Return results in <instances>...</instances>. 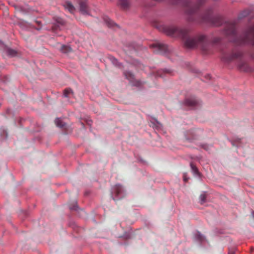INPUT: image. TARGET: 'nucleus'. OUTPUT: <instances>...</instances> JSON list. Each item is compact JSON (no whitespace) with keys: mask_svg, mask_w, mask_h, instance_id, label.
Segmentation results:
<instances>
[{"mask_svg":"<svg viewBox=\"0 0 254 254\" xmlns=\"http://www.w3.org/2000/svg\"><path fill=\"white\" fill-rule=\"evenodd\" d=\"M160 30H162L167 35L181 38L185 46L188 48H200L204 55L213 54L214 46L219 44L222 40L220 37H214L210 42V39L207 36L202 34L190 37L189 35L188 29L176 26L162 25Z\"/></svg>","mask_w":254,"mask_h":254,"instance_id":"obj_1","label":"nucleus"},{"mask_svg":"<svg viewBox=\"0 0 254 254\" xmlns=\"http://www.w3.org/2000/svg\"><path fill=\"white\" fill-rule=\"evenodd\" d=\"M224 34L229 38L230 41L238 45L249 44L254 45V24L249 27L242 35L238 36L236 29L235 21L226 22Z\"/></svg>","mask_w":254,"mask_h":254,"instance_id":"obj_2","label":"nucleus"},{"mask_svg":"<svg viewBox=\"0 0 254 254\" xmlns=\"http://www.w3.org/2000/svg\"><path fill=\"white\" fill-rule=\"evenodd\" d=\"M222 60L227 63L234 61L238 62V66L241 71H249L250 68L248 64L244 60L243 53L240 51H234L231 53H222Z\"/></svg>","mask_w":254,"mask_h":254,"instance_id":"obj_3","label":"nucleus"},{"mask_svg":"<svg viewBox=\"0 0 254 254\" xmlns=\"http://www.w3.org/2000/svg\"><path fill=\"white\" fill-rule=\"evenodd\" d=\"M149 46L154 49L153 52L156 54L165 55L170 52V49L164 44L157 42L150 45Z\"/></svg>","mask_w":254,"mask_h":254,"instance_id":"obj_4","label":"nucleus"},{"mask_svg":"<svg viewBox=\"0 0 254 254\" xmlns=\"http://www.w3.org/2000/svg\"><path fill=\"white\" fill-rule=\"evenodd\" d=\"M124 190L121 185H115L112 189V197L114 200L124 197Z\"/></svg>","mask_w":254,"mask_h":254,"instance_id":"obj_5","label":"nucleus"},{"mask_svg":"<svg viewBox=\"0 0 254 254\" xmlns=\"http://www.w3.org/2000/svg\"><path fill=\"white\" fill-rule=\"evenodd\" d=\"M79 10L83 14H89V8L87 0H79Z\"/></svg>","mask_w":254,"mask_h":254,"instance_id":"obj_6","label":"nucleus"},{"mask_svg":"<svg viewBox=\"0 0 254 254\" xmlns=\"http://www.w3.org/2000/svg\"><path fill=\"white\" fill-rule=\"evenodd\" d=\"M198 103V100L194 97L187 98L185 100L186 105L190 107H195L197 105Z\"/></svg>","mask_w":254,"mask_h":254,"instance_id":"obj_7","label":"nucleus"},{"mask_svg":"<svg viewBox=\"0 0 254 254\" xmlns=\"http://www.w3.org/2000/svg\"><path fill=\"white\" fill-rule=\"evenodd\" d=\"M118 4L122 9L125 10L127 9L130 5L128 0H119Z\"/></svg>","mask_w":254,"mask_h":254,"instance_id":"obj_8","label":"nucleus"},{"mask_svg":"<svg viewBox=\"0 0 254 254\" xmlns=\"http://www.w3.org/2000/svg\"><path fill=\"white\" fill-rule=\"evenodd\" d=\"M65 9L68 10L71 13H73L75 11V7L69 1H66L64 5Z\"/></svg>","mask_w":254,"mask_h":254,"instance_id":"obj_9","label":"nucleus"},{"mask_svg":"<svg viewBox=\"0 0 254 254\" xmlns=\"http://www.w3.org/2000/svg\"><path fill=\"white\" fill-rule=\"evenodd\" d=\"M4 52L8 56L11 57H14L17 54L16 51L8 48H5L4 49Z\"/></svg>","mask_w":254,"mask_h":254,"instance_id":"obj_10","label":"nucleus"},{"mask_svg":"<svg viewBox=\"0 0 254 254\" xmlns=\"http://www.w3.org/2000/svg\"><path fill=\"white\" fill-rule=\"evenodd\" d=\"M104 20L107 26L109 27H114L116 25V24L107 16L104 17Z\"/></svg>","mask_w":254,"mask_h":254,"instance_id":"obj_11","label":"nucleus"},{"mask_svg":"<svg viewBox=\"0 0 254 254\" xmlns=\"http://www.w3.org/2000/svg\"><path fill=\"white\" fill-rule=\"evenodd\" d=\"M61 50L64 53H68L71 51V48L69 46L63 45L61 48Z\"/></svg>","mask_w":254,"mask_h":254,"instance_id":"obj_12","label":"nucleus"},{"mask_svg":"<svg viewBox=\"0 0 254 254\" xmlns=\"http://www.w3.org/2000/svg\"><path fill=\"white\" fill-rule=\"evenodd\" d=\"M250 11L249 9L244 10L240 13L238 17L239 19H241L245 17H246L250 14Z\"/></svg>","mask_w":254,"mask_h":254,"instance_id":"obj_13","label":"nucleus"},{"mask_svg":"<svg viewBox=\"0 0 254 254\" xmlns=\"http://www.w3.org/2000/svg\"><path fill=\"white\" fill-rule=\"evenodd\" d=\"M56 126L60 127H63L64 126V123L59 118H57L55 120Z\"/></svg>","mask_w":254,"mask_h":254,"instance_id":"obj_14","label":"nucleus"},{"mask_svg":"<svg viewBox=\"0 0 254 254\" xmlns=\"http://www.w3.org/2000/svg\"><path fill=\"white\" fill-rule=\"evenodd\" d=\"M125 75L130 81H132L134 79V75L130 72H125Z\"/></svg>","mask_w":254,"mask_h":254,"instance_id":"obj_15","label":"nucleus"},{"mask_svg":"<svg viewBox=\"0 0 254 254\" xmlns=\"http://www.w3.org/2000/svg\"><path fill=\"white\" fill-rule=\"evenodd\" d=\"M71 93H72V91L70 89H65L64 92V95L65 97H68Z\"/></svg>","mask_w":254,"mask_h":254,"instance_id":"obj_16","label":"nucleus"},{"mask_svg":"<svg viewBox=\"0 0 254 254\" xmlns=\"http://www.w3.org/2000/svg\"><path fill=\"white\" fill-rule=\"evenodd\" d=\"M199 198H200V201H201V203L202 204L204 202H205V200H206V195L204 194H201L200 195Z\"/></svg>","mask_w":254,"mask_h":254,"instance_id":"obj_17","label":"nucleus"},{"mask_svg":"<svg viewBox=\"0 0 254 254\" xmlns=\"http://www.w3.org/2000/svg\"><path fill=\"white\" fill-rule=\"evenodd\" d=\"M190 167L192 171L194 172V173L197 174L198 173V170L195 166H194L193 164H190Z\"/></svg>","mask_w":254,"mask_h":254,"instance_id":"obj_18","label":"nucleus"},{"mask_svg":"<svg viewBox=\"0 0 254 254\" xmlns=\"http://www.w3.org/2000/svg\"><path fill=\"white\" fill-rule=\"evenodd\" d=\"M196 238L197 240H198L199 241H201V242H202L203 241H204V237H203V236H202L200 234L198 233L196 235Z\"/></svg>","mask_w":254,"mask_h":254,"instance_id":"obj_19","label":"nucleus"},{"mask_svg":"<svg viewBox=\"0 0 254 254\" xmlns=\"http://www.w3.org/2000/svg\"><path fill=\"white\" fill-rule=\"evenodd\" d=\"M35 22L38 25V26H39V27L38 28H37L36 29L37 30H40L41 29V22L39 21H36Z\"/></svg>","mask_w":254,"mask_h":254,"instance_id":"obj_20","label":"nucleus"},{"mask_svg":"<svg viewBox=\"0 0 254 254\" xmlns=\"http://www.w3.org/2000/svg\"><path fill=\"white\" fill-rule=\"evenodd\" d=\"M202 147L206 150H209V146L206 144L203 145Z\"/></svg>","mask_w":254,"mask_h":254,"instance_id":"obj_21","label":"nucleus"},{"mask_svg":"<svg viewBox=\"0 0 254 254\" xmlns=\"http://www.w3.org/2000/svg\"><path fill=\"white\" fill-rule=\"evenodd\" d=\"M112 62L114 64H116V65L119 66V65H117V62H117V60L116 59H113Z\"/></svg>","mask_w":254,"mask_h":254,"instance_id":"obj_22","label":"nucleus"},{"mask_svg":"<svg viewBox=\"0 0 254 254\" xmlns=\"http://www.w3.org/2000/svg\"><path fill=\"white\" fill-rule=\"evenodd\" d=\"M70 208L71 209H75V206H73V207H70Z\"/></svg>","mask_w":254,"mask_h":254,"instance_id":"obj_23","label":"nucleus"},{"mask_svg":"<svg viewBox=\"0 0 254 254\" xmlns=\"http://www.w3.org/2000/svg\"><path fill=\"white\" fill-rule=\"evenodd\" d=\"M184 181H187V178H184Z\"/></svg>","mask_w":254,"mask_h":254,"instance_id":"obj_24","label":"nucleus"},{"mask_svg":"<svg viewBox=\"0 0 254 254\" xmlns=\"http://www.w3.org/2000/svg\"><path fill=\"white\" fill-rule=\"evenodd\" d=\"M228 254H234V253H229Z\"/></svg>","mask_w":254,"mask_h":254,"instance_id":"obj_25","label":"nucleus"}]
</instances>
